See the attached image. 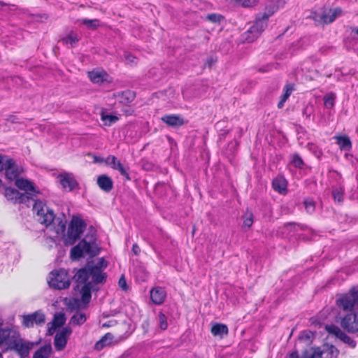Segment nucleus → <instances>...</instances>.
<instances>
[{
  "instance_id": "1",
  "label": "nucleus",
  "mask_w": 358,
  "mask_h": 358,
  "mask_svg": "<svg viewBox=\"0 0 358 358\" xmlns=\"http://www.w3.org/2000/svg\"><path fill=\"white\" fill-rule=\"evenodd\" d=\"M107 266L108 263L104 258H98L88 261L86 265L74 275L73 278L78 283L77 287L80 284H83L80 289L81 301L83 303L87 304L90 301L92 282L95 284L106 282L107 275L103 270Z\"/></svg>"
},
{
  "instance_id": "2",
  "label": "nucleus",
  "mask_w": 358,
  "mask_h": 358,
  "mask_svg": "<svg viewBox=\"0 0 358 358\" xmlns=\"http://www.w3.org/2000/svg\"><path fill=\"white\" fill-rule=\"evenodd\" d=\"M273 13V10H269L268 12L258 14L254 24L242 34L243 40L248 43L255 41L267 27L268 18Z\"/></svg>"
},
{
  "instance_id": "3",
  "label": "nucleus",
  "mask_w": 358,
  "mask_h": 358,
  "mask_svg": "<svg viewBox=\"0 0 358 358\" xmlns=\"http://www.w3.org/2000/svg\"><path fill=\"white\" fill-rule=\"evenodd\" d=\"M99 249L94 242L93 236L89 238L87 236L83 239L77 245L71 250V258L73 260H78L80 257L89 256L93 257L97 255Z\"/></svg>"
},
{
  "instance_id": "4",
  "label": "nucleus",
  "mask_w": 358,
  "mask_h": 358,
  "mask_svg": "<svg viewBox=\"0 0 358 358\" xmlns=\"http://www.w3.org/2000/svg\"><path fill=\"white\" fill-rule=\"evenodd\" d=\"M86 228V223L78 217L73 216L69 226L67 234L64 238L66 245H72L79 239Z\"/></svg>"
},
{
  "instance_id": "5",
  "label": "nucleus",
  "mask_w": 358,
  "mask_h": 358,
  "mask_svg": "<svg viewBox=\"0 0 358 358\" xmlns=\"http://www.w3.org/2000/svg\"><path fill=\"white\" fill-rule=\"evenodd\" d=\"M33 211L37 220L45 227L52 224L55 220V213L41 201H36L33 205Z\"/></svg>"
},
{
  "instance_id": "6",
  "label": "nucleus",
  "mask_w": 358,
  "mask_h": 358,
  "mask_svg": "<svg viewBox=\"0 0 358 358\" xmlns=\"http://www.w3.org/2000/svg\"><path fill=\"white\" fill-rule=\"evenodd\" d=\"M336 304L340 309L353 312V308L358 306V289L352 287L348 293L341 294L336 299Z\"/></svg>"
},
{
  "instance_id": "7",
  "label": "nucleus",
  "mask_w": 358,
  "mask_h": 358,
  "mask_svg": "<svg viewBox=\"0 0 358 358\" xmlns=\"http://www.w3.org/2000/svg\"><path fill=\"white\" fill-rule=\"evenodd\" d=\"M70 278L64 269L54 271L50 274L48 284L55 289H66L70 286Z\"/></svg>"
},
{
  "instance_id": "8",
  "label": "nucleus",
  "mask_w": 358,
  "mask_h": 358,
  "mask_svg": "<svg viewBox=\"0 0 358 358\" xmlns=\"http://www.w3.org/2000/svg\"><path fill=\"white\" fill-rule=\"evenodd\" d=\"M33 347L34 343L23 339L19 334L10 345L8 348L3 349V352L13 351L21 358H24L28 357L29 351Z\"/></svg>"
},
{
  "instance_id": "9",
  "label": "nucleus",
  "mask_w": 358,
  "mask_h": 358,
  "mask_svg": "<svg viewBox=\"0 0 358 358\" xmlns=\"http://www.w3.org/2000/svg\"><path fill=\"white\" fill-rule=\"evenodd\" d=\"M113 316L115 315L113 314ZM117 319L113 320V338H122L124 336L127 337L131 334V324L127 322V317L123 314L116 315Z\"/></svg>"
},
{
  "instance_id": "10",
  "label": "nucleus",
  "mask_w": 358,
  "mask_h": 358,
  "mask_svg": "<svg viewBox=\"0 0 358 358\" xmlns=\"http://www.w3.org/2000/svg\"><path fill=\"white\" fill-rule=\"evenodd\" d=\"M341 327L347 332L354 334L358 331V315L350 312L343 317H340Z\"/></svg>"
},
{
  "instance_id": "11",
  "label": "nucleus",
  "mask_w": 358,
  "mask_h": 358,
  "mask_svg": "<svg viewBox=\"0 0 358 358\" xmlns=\"http://www.w3.org/2000/svg\"><path fill=\"white\" fill-rule=\"evenodd\" d=\"M20 333L10 327H1L0 323V347L8 348Z\"/></svg>"
},
{
  "instance_id": "12",
  "label": "nucleus",
  "mask_w": 358,
  "mask_h": 358,
  "mask_svg": "<svg viewBox=\"0 0 358 358\" xmlns=\"http://www.w3.org/2000/svg\"><path fill=\"white\" fill-rule=\"evenodd\" d=\"M22 324L25 327H33L34 324L42 325L45 322V316L41 310H37L31 314L24 315Z\"/></svg>"
},
{
  "instance_id": "13",
  "label": "nucleus",
  "mask_w": 358,
  "mask_h": 358,
  "mask_svg": "<svg viewBox=\"0 0 358 358\" xmlns=\"http://www.w3.org/2000/svg\"><path fill=\"white\" fill-rule=\"evenodd\" d=\"M71 333L72 329L69 327H65L56 333L54 338V345L57 351H62L65 348Z\"/></svg>"
},
{
  "instance_id": "14",
  "label": "nucleus",
  "mask_w": 358,
  "mask_h": 358,
  "mask_svg": "<svg viewBox=\"0 0 358 358\" xmlns=\"http://www.w3.org/2000/svg\"><path fill=\"white\" fill-rule=\"evenodd\" d=\"M161 121L167 127L177 129L188 122L182 115L165 114L160 118Z\"/></svg>"
},
{
  "instance_id": "15",
  "label": "nucleus",
  "mask_w": 358,
  "mask_h": 358,
  "mask_svg": "<svg viewBox=\"0 0 358 358\" xmlns=\"http://www.w3.org/2000/svg\"><path fill=\"white\" fill-rule=\"evenodd\" d=\"M58 178L59 179V182L62 187L65 189H68L69 191L73 190L75 187L78 186V182L71 173H61L58 176Z\"/></svg>"
},
{
  "instance_id": "16",
  "label": "nucleus",
  "mask_w": 358,
  "mask_h": 358,
  "mask_svg": "<svg viewBox=\"0 0 358 358\" xmlns=\"http://www.w3.org/2000/svg\"><path fill=\"white\" fill-rule=\"evenodd\" d=\"M136 97V93L131 90H125L113 94V98L123 105H129Z\"/></svg>"
},
{
  "instance_id": "17",
  "label": "nucleus",
  "mask_w": 358,
  "mask_h": 358,
  "mask_svg": "<svg viewBox=\"0 0 358 358\" xmlns=\"http://www.w3.org/2000/svg\"><path fill=\"white\" fill-rule=\"evenodd\" d=\"M150 294L152 301L156 305L163 303L166 296V292L164 288L162 287L152 288L150 290Z\"/></svg>"
},
{
  "instance_id": "18",
  "label": "nucleus",
  "mask_w": 358,
  "mask_h": 358,
  "mask_svg": "<svg viewBox=\"0 0 358 358\" xmlns=\"http://www.w3.org/2000/svg\"><path fill=\"white\" fill-rule=\"evenodd\" d=\"M320 358H338L339 350L334 345L324 344L321 349L320 348Z\"/></svg>"
},
{
  "instance_id": "19",
  "label": "nucleus",
  "mask_w": 358,
  "mask_h": 358,
  "mask_svg": "<svg viewBox=\"0 0 358 358\" xmlns=\"http://www.w3.org/2000/svg\"><path fill=\"white\" fill-rule=\"evenodd\" d=\"M20 173L21 170L15 164L14 160L13 159L11 162L7 165L6 169H5L6 178L10 181L14 180H16Z\"/></svg>"
},
{
  "instance_id": "20",
  "label": "nucleus",
  "mask_w": 358,
  "mask_h": 358,
  "mask_svg": "<svg viewBox=\"0 0 358 358\" xmlns=\"http://www.w3.org/2000/svg\"><path fill=\"white\" fill-rule=\"evenodd\" d=\"M287 182L283 176H277L272 181V187L275 192L281 194H286Z\"/></svg>"
},
{
  "instance_id": "21",
  "label": "nucleus",
  "mask_w": 358,
  "mask_h": 358,
  "mask_svg": "<svg viewBox=\"0 0 358 358\" xmlns=\"http://www.w3.org/2000/svg\"><path fill=\"white\" fill-rule=\"evenodd\" d=\"M113 169L118 171L124 180H131L129 171V168L122 164L115 156H113Z\"/></svg>"
},
{
  "instance_id": "22",
  "label": "nucleus",
  "mask_w": 358,
  "mask_h": 358,
  "mask_svg": "<svg viewBox=\"0 0 358 358\" xmlns=\"http://www.w3.org/2000/svg\"><path fill=\"white\" fill-rule=\"evenodd\" d=\"M334 138L341 150L350 151L352 149V142L347 135L336 136Z\"/></svg>"
},
{
  "instance_id": "23",
  "label": "nucleus",
  "mask_w": 358,
  "mask_h": 358,
  "mask_svg": "<svg viewBox=\"0 0 358 358\" xmlns=\"http://www.w3.org/2000/svg\"><path fill=\"white\" fill-rule=\"evenodd\" d=\"M15 185L20 189H23L25 192L31 191L35 193H39V191L36 189V187L28 180L23 178H17L15 180Z\"/></svg>"
},
{
  "instance_id": "24",
  "label": "nucleus",
  "mask_w": 358,
  "mask_h": 358,
  "mask_svg": "<svg viewBox=\"0 0 358 358\" xmlns=\"http://www.w3.org/2000/svg\"><path fill=\"white\" fill-rule=\"evenodd\" d=\"M97 185L104 192H108L112 189V180L106 175H101L98 177Z\"/></svg>"
},
{
  "instance_id": "25",
  "label": "nucleus",
  "mask_w": 358,
  "mask_h": 358,
  "mask_svg": "<svg viewBox=\"0 0 358 358\" xmlns=\"http://www.w3.org/2000/svg\"><path fill=\"white\" fill-rule=\"evenodd\" d=\"M79 41L80 38L78 35L73 31H71L65 37H63L61 40L63 44L69 45L70 48L76 46Z\"/></svg>"
},
{
  "instance_id": "26",
  "label": "nucleus",
  "mask_w": 358,
  "mask_h": 358,
  "mask_svg": "<svg viewBox=\"0 0 358 358\" xmlns=\"http://www.w3.org/2000/svg\"><path fill=\"white\" fill-rule=\"evenodd\" d=\"M211 333L215 336H220L222 338L224 336L228 334L229 330L226 324L217 323L212 327Z\"/></svg>"
},
{
  "instance_id": "27",
  "label": "nucleus",
  "mask_w": 358,
  "mask_h": 358,
  "mask_svg": "<svg viewBox=\"0 0 358 358\" xmlns=\"http://www.w3.org/2000/svg\"><path fill=\"white\" fill-rule=\"evenodd\" d=\"M54 225L55 231L57 234H62L64 233L66 229V220L64 215H63V217H55V220L52 223Z\"/></svg>"
},
{
  "instance_id": "28",
  "label": "nucleus",
  "mask_w": 358,
  "mask_h": 358,
  "mask_svg": "<svg viewBox=\"0 0 358 358\" xmlns=\"http://www.w3.org/2000/svg\"><path fill=\"white\" fill-rule=\"evenodd\" d=\"M52 352V347L50 345H45L37 350L33 358H49Z\"/></svg>"
},
{
  "instance_id": "29",
  "label": "nucleus",
  "mask_w": 358,
  "mask_h": 358,
  "mask_svg": "<svg viewBox=\"0 0 358 358\" xmlns=\"http://www.w3.org/2000/svg\"><path fill=\"white\" fill-rule=\"evenodd\" d=\"M38 193H35L31 191L25 192L24 193H20L19 197L18 203H25L27 206H29L30 201H36L34 196H36Z\"/></svg>"
},
{
  "instance_id": "30",
  "label": "nucleus",
  "mask_w": 358,
  "mask_h": 358,
  "mask_svg": "<svg viewBox=\"0 0 358 358\" xmlns=\"http://www.w3.org/2000/svg\"><path fill=\"white\" fill-rule=\"evenodd\" d=\"M112 343V334L110 333L106 334L95 344L94 348L96 350H101L103 347L110 345Z\"/></svg>"
},
{
  "instance_id": "31",
  "label": "nucleus",
  "mask_w": 358,
  "mask_h": 358,
  "mask_svg": "<svg viewBox=\"0 0 358 358\" xmlns=\"http://www.w3.org/2000/svg\"><path fill=\"white\" fill-rule=\"evenodd\" d=\"M338 12L341 13L340 9H335L331 14L323 13L319 16L318 20L324 24L331 23L336 19Z\"/></svg>"
},
{
  "instance_id": "32",
  "label": "nucleus",
  "mask_w": 358,
  "mask_h": 358,
  "mask_svg": "<svg viewBox=\"0 0 358 358\" xmlns=\"http://www.w3.org/2000/svg\"><path fill=\"white\" fill-rule=\"evenodd\" d=\"M87 320L86 315L84 313L77 311L71 318L70 322L73 325H81Z\"/></svg>"
},
{
  "instance_id": "33",
  "label": "nucleus",
  "mask_w": 358,
  "mask_h": 358,
  "mask_svg": "<svg viewBox=\"0 0 358 358\" xmlns=\"http://www.w3.org/2000/svg\"><path fill=\"white\" fill-rule=\"evenodd\" d=\"M5 196L8 200L17 203L19 197L20 196V192L14 188L8 187L5 189Z\"/></svg>"
},
{
  "instance_id": "34",
  "label": "nucleus",
  "mask_w": 358,
  "mask_h": 358,
  "mask_svg": "<svg viewBox=\"0 0 358 358\" xmlns=\"http://www.w3.org/2000/svg\"><path fill=\"white\" fill-rule=\"evenodd\" d=\"M336 94L334 92H330L324 96V105L325 108L331 109L334 108L335 105V100H336Z\"/></svg>"
},
{
  "instance_id": "35",
  "label": "nucleus",
  "mask_w": 358,
  "mask_h": 358,
  "mask_svg": "<svg viewBox=\"0 0 358 358\" xmlns=\"http://www.w3.org/2000/svg\"><path fill=\"white\" fill-rule=\"evenodd\" d=\"M325 329L329 334L334 335L338 338H340L343 334V331L335 324L326 325Z\"/></svg>"
},
{
  "instance_id": "36",
  "label": "nucleus",
  "mask_w": 358,
  "mask_h": 358,
  "mask_svg": "<svg viewBox=\"0 0 358 358\" xmlns=\"http://www.w3.org/2000/svg\"><path fill=\"white\" fill-rule=\"evenodd\" d=\"M344 188H335L332 190V196L335 201L342 203L343 201Z\"/></svg>"
},
{
  "instance_id": "37",
  "label": "nucleus",
  "mask_w": 358,
  "mask_h": 358,
  "mask_svg": "<svg viewBox=\"0 0 358 358\" xmlns=\"http://www.w3.org/2000/svg\"><path fill=\"white\" fill-rule=\"evenodd\" d=\"M81 23L86 26L90 29H96L99 25V21L97 19H82Z\"/></svg>"
},
{
  "instance_id": "38",
  "label": "nucleus",
  "mask_w": 358,
  "mask_h": 358,
  "mask_svg": "<svg viewBox=\"0 0 358 358\" xmlns=\"http://www.w3.org/2000/svg\"><path fill=\"white\" fill-rule=\"evenodd\" d=\"M90 80L94 83H99L103 80V75L94 70L88 72Z\"/></svg>"
},
{
  "instance_id": "39",
  "label": "nucleus",
  "mask_w": 358,
  "mask_h": 358,
  "mask_svg": "<svg viewBox=\"0 0 358 358\" xmlns=\"http://www.w3.org/2000/svg\"><path fill=\"white\" fill-rule=\"evenodd\" d=\"M65 321L66 318L64 314H57L54 316L52 325L54 326V328L60 327L65 323Z\"/></svg>"
},
{
  "instance_id": "40",
  "label": "nucleus",
  "mask_w": 358,
  "mask_h": 358,
  "mask_svg": "<svg viewBox=\"0 0 358 358\" xmlns=\"http://www.w3.org/2000/svg\"><path fill=\"white\" fill-rule=\"evenodd\" d=\"M314 333L310 330H304L301 331L300 335L299 336V340L310 342L314 338Z\"/></svg>"
},
{
  "instance_id": "41",
  "label": "nucleus",
  "mask_w": 358,
  "mask_h": 358,
  "mask_svg": "<svg viewBox=\"0 0 358 358\" xmlns=\"http://www.w3.org/2000/svg\"><path fill=\"white\" fill-rule=\"evenodd\" d=\"M292 164L295 168L297 169H303L304 166V162L300 155L297 153H295L292 155Z\"/></svg>"
},
{
  "instance_id": "42",
  "label": "nucleus",
  "mask_w": 358,
  "mask_h": 358,
  "mask_svg": "<svg viewBox=\"0 0 358 358\" xmlns=\"http://www.w3.org/2000/svg\"><path fill=\"white\" fill-rule=\"evenodd\" d=\"M342 342L347 344L351 348H355L357 345V343L354 341L351 337L348 336L345 332H343V335L339 338Z\"/></svg>"
},
{
  "instance_id": "43",
  "label": "nucleus",
  "mask_w": 358,
  "mask_h": 358,
  "mask_svg": "<svg viewBox=\"0 0 358 358\" xmlns=\"http://www.w3.org/2000/svg\"><path fill=\"white\" fill-rule=\"evenodd\" d=\"M159 325L162 330H166L168 327L166 316L162 313L159 312L158 314Z\"/></svg>"
},
{
  "instance_id": "44",
  "label": "nucleus",
  "mask_w": 358,
  "mask_h": 358,
  "mask_svg": "<svg viewBox=\"0 0 358 358\" xmlns=\"http://www.w3.org/2000/svg\"><path fill=\"white\" fill-rule=\"evenodd\" d=\"M253 223V214L251 211L247 210L243 223V227H250Z\"/></svg>"
},
{
  "instance_id": "45",
  "label": "nucleus",
  "mask_w": 358,
  "mask_h": 358,
  "mask_svg": "<svg viewBox=\"0 0 358 358\" xmlns=\"http://www.w3.org/2000/svg\"><path fill=\"white\" fill-rule=\"evenodd\" d=\"M305 208L308 213H313L315 210V202L311 199H306L303 201Z\"/></svg>"
},
{
  "instance_id": "46",
  "label": "nucleus",
  "mask_w": 358,
  "mask_h": 358,
  "mask_svg": "<svg viewBox=\"0 0 358 358\" xmlns=\"http://www.w3.org/2000/svg\"><path fill=\"white\" fill-rule=\"evenodd\" d=\"M13 159L7 156L0 155V171L5 170L8 164L11 162Z\"/></svg>"
},
{
  "instance_id": "47",
  "label": "nucleus",
  "mask_w": 358,
  "mask_h": 358,
  "mask_svg": "<svg viewBox=\"0 0 358 358\" xmlns=\"http://www.w3.org/2000/svg\"><path fill=\"white\" fill-rule=\"evenodd\" d=\"M118 285L122 289V290L127 292L129 289V286L127 282L125 276L124 274L121 275L118 280Z\"/></svg>"
},
{
  "instance_id": "48",
  "label": "nucleus",
  "mask_w": 358,
  "mask_h": 358,
  "mask_svg": "<svg viewBox=\"0 0 358 358\" xmlns=\"http://www.w3.org/2000/svg\"><path fill=\"white\" fill-rule=\"evenodd\" d=\"M206 20L212 22H220L223 20V16L216 13L208 14L206 17Z\"/></svg>"
},
{
  "instance_id": "49",
  "label": "nucleus",
  "mask_w": 358,
  "mask_h": 358,
  "mask_svg": "<svg viewBox=\"0 0 358 358\" xmlns=\"http://www.w3.org/2000/svg\"><path fill=\"white\" fill-rule=\"evenodd\" d=\"M101 117L103 122L106 125L110 126L112 124V114H105L103 110H101Z\"/></svg>"
},
{
  "instance_id": "50",
  "label": "nucleus",
  "mask_w": 358,
  "mask_h": 358,
  "mask_svg": "<svg viewBox=\"0 0 358 358\" xmlns=\"http://www.w3.org/2000/svg\"><path fill=\"white\" fill-rule=\"evenodd\" d=\"M237 3H240L243 7H250L255 6L257 0H234Z\"/></svg>"
},
{
  "instance_id": "51",
  "label": "nucleus",
  "mask_w": 358,
  "mask_h": 358,
  "mask_svg": "<svg viewBox=\"0 0 358 358\" xmlns=\"http://www.w3.org/2000/svg\"><path fill=\"white\" fill-rule=\"evenodd\" d=\"M217 60V58L216 57H214V56L208 57L206 59V61L205 62V64H204L205 67L206 66L211 67L212 66L215 65Z\"/></svg>"
},
{
  "instance_id": "52",
  "label": "nucleus",
  "mask_w": 358,
  "mask_h": 358,
  "mask_svg": "<svg viewBox=\"0 0 358 358\" xmlns=\"http://www.w3.org/2000/svg\"><path fill=\"white\" fill-rule=\"evenodd\" d=\"M310 150L313 152L317 159H321L322 156L323 155V152L321 150H319L313 144L310 145Z\"/></svg>"
},
{
  "instance_id": "53",
  "label": "nucleus",
  "mask_w": 358,
  "mask_h": 358,
  "mask_svg": "<svg viewBox=\"0 0 358 358\" xmlns=\"http://www.w3.org/2000/svg\"><path fill=\"white\" fill-rule=\"evenodd\" d=\"M124 58L126 60L128 61V63L127 64H137V63L136 62V60H137V58L135 57L134 56L130 55V54H124Z\"/></svg>"
},
{
  "instance_id": "54",
  "label": "nucleus",
  "mask_w": 358,
  "mask_h": 358,
  "mask_svg": "<svg viewBox=\"0 0 358 358\" xmlns=\"http://www.w3.org/2000/svg\"><path fill=\"white\" fill-rule=\"evenodd\" d=\"M150 327V321L148 319H145L142 322L141 328L143 329V334H145L148 332Z\"/></svg>"
},
{
  "instance_id": "55",
  "label": "nucleus",
  "mask_w": 358,
  "mask_h": 358,
  "mask_svg": "<svg viewBox=\"0 0 358 358\" xmlns=\"http://www.w3.org/2000/svg\"><path fill=\"white\" fill-rule=\"evenodd\" d=\"M294 90V85L292 83L287 84L284 87V93L288 94V95H291L292 92Z\"/></svg>"
},
{
  "instance_id": "56",
  "label": "nucleus",
  "mask_w": 358,
  "mask_h": 358,
  "mask_svg": "<svg viewBox=\"0 0 358 358\" xmlns=\"http://www.w3.org/2000/svg\"><path fill=\"white\" fill-rule=\"evenodd\" d=\"M313 111L312 106H306L303 110V115L306 117V118H309L311 115Z\"/></svg>"
},
{
  "instance_id": "57",
  "label": "nucleus",
  "mask_w": 358,
  "mask_h": 358,
  "mask_svg": "<svg viewBox=\"0 0 358 358\" xmlns=\"http://www.w3.org/2000/svg\"><path fill=\"white\" fill-rule=\"evenodd\" d=\"M141 248L137 243H134L131 248L132 254L135 256H138L141 253Z\"/></svg>"
},
{
  "instance_id": "58",
  "label": "nucleus",
  "mask_w": 358,
  "mask_h": 358,
  "mask_svg": "<svg viewBox=\"0 0 358 358\" xmlns=\"http://www.w3.org/2000/svg\"><path fill=\"white\" fill-rule=\"evenodd\" d=\"M315 348H310L309 349H306L302 352L301 358H308V357H310L311 356V353L313 352V350Z\"/></svg>"
},
{
  "instance_id": "59",
  "label": "nucleus",
  "mask_w": 358,
  "mask_h": 358,
  "mask_svg": "<svg viewBox=\"0 0 358 358\" xmlns=\"http://www.w3.org/2000/svg\"><path fill=\"white\" fill-rule=\"evenodd\" d=\"M142 167L144 170L146 171H150L152 169L153 165L152 163L148 162H142Z\"/></svg>"
},
{
  "instance_id": "60",
  "label": "nucleus",
  "mask_w": 358,
  "mask_h": 358,
  "mask_svg": "<svg viewBox=\"0 0 358 358\" xmlns=\"http://www.w3.org/2000/svg\"><path fill=\"white\" fill-rule=\"evenodd\" d=\"M319 353H320V348H315L313 350V352L311 353V356L308 357V358H320Z\"/></svg>"
},
{
  "instance_id": "61",
  "label": "nucleus",
  "mask_w": 358,
  "mask_h": 358,
  "mask_svg": "<svg viewBox=\"0 0 358 358\" xmlns=\"http://www.w3.org/2000/svg\"><path fill=\"white\" fill-rule=\"evenodd\" d=\"M7 121L12 123V124H17L20 123L19 119L15 115H10L7 118Z\"/></svg>"
},
{
  "instance_id": "62",
  "label": "nucleus",
  "mask_w": 358,
  "mask_h": 358,
  "mask_svg": "<svg viewBox=\"0 0 358 358\" xmlns=\"http://www.w3.org/2000/svg\"><path fill=\"white\" fill-rule=\"evenodd\" d=\"M285 225L286 226H293V227H295L297 225L301 230H305L306 229V226L301 224H297L295 222H287L285 224Z\"/></svg>"
},
{
  "instance_id": "63",
  "label": "nucleus",
  "mask_w": 358,
  "mask_h": 358,
  "mask_svg": "<svg viewBox=\"0 0 358 358\" xmlns=\"http://www.w3.org/2000/svg\"><path fill=\"white\" fill-rule=\"evenodd\" d=\"M287 358H301V357H299L298 352L296 350V351H294V352L289 353L287 356Z\"/></svg>"
},
{
  "instance_id": "64",
  "label": "nucleus",
  "mask_w": 358,
  "mask_h": 358,
  "mask_svg": "<svg viewBox=\"0 0 358 358\" xmlns=\"http://www.w3.org/2000/svg\"><path fill=\"white\" fill-rule=\"evenodd\" d=\"M350 29L352 33H354L358 36V27H351Z\"/></svg>"
}]
</instances>
